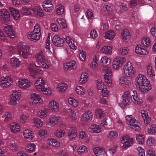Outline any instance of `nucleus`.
I'll return each mask as SVG.
<instances>
[{"label":"nucleus","mask_w":156,"mask_h":156,"mask_svg":"<svg viewBox=\"0 0 156 156\" xmlns=\"http://www.w3.org/2000/svg\"><path fill=\"white\" fill-rule=\"evenodd\" d=\"M21 96L20 93L17 91H13L12 95L10 96V104L16 106L17 105V101H18L20 99Z\"/></svg>","instance_id":"9"},{"label":"nucleus","mask_w":156,"mask_h":156,"mask_svg":"<svg viewBox=\"0 0 156 156\" xmlns=\"http://www.w3.org/2000/svg\"><path fill=\"white\" fill-rule=\"evenodd\" d=\"M119 84L122 86L124 84L130 86L131 84L130 81L127 79L124 76H122L119 79Z\"/></svg>","instance_id":"40"},{"label":"nucleus","mask_w":156,"mask_h":156,"mask_svg":"<svg viewBox=\"0 0 156 156\" xmlns=\"http://www.w3.org/2000/svg\"><path fill=\"white\" fill-rule=\"evenodd\" d=\"M97 62V57L96 55H95L94 56L93 61L91 65V66L93 68L95 69L98 67V64Z\"/></svg>","instance_id":"56"},{"label":"nucleus","mask_w":156,"mask_h":156,"mask_svg":"<svg viewBox=\"0 0 156 156\" xmlns=\"http://www.w3.org/2000/svg\"><path fill=\"white\" fill-rule=\"evenodd\" d=\"M135 52L137 54L140 55H144L148 53L147 50L142 48L140 45H137L135 48Z\"/></svg>","instance_id":"28"},{"label":"nucleus","mask_w":156,"mask_h":156,"mask_svg":"<svg viewBox=\"0 0 156 156\" xmlns=\"http://www.w3.org/2000/svg\"><path fill=\"white\" fill-rule=\"evenodd\" d=\"M1 19L3 23L11 22L10 16L9 12L6 10H1L0 12Z\"/></svg>","instance_id":"16"},{"label":"nucleus","mask_w":156,"mask_h":156,"mask_svg":"<svg viewBox=\"0 0 156 156\" xmlns=\"http://www.w3.org/2000/svg\"><path fill=\"white\" fill-rule=\"evenodd\" d=\"M65 132L63 130H57L55 132V135L57 137L62 138L64 136Z\"/></svg>","instance_id":"54"},{"label":"nucleus","mask_w":156,"mask_h":156,"mask_svg":"<svg viewBox=\"0 0 156 156\" xmlns=\"http://www.w3.org/2000/svg\"><path fill=\"white\" fill-rule=\"evenodd\" d=\"M35 58L38 62L43 63L46 62L45 57L44 55V53L43 51H41L37 54L35 55Z\"/></svg>","instance_id":"25"},{"label":"nucleus","mask_w":156,"mask_h":156,"mask_svg":"<svg viewBox=\"0 0 156 156\" xmlns=\"http://www.w3.org/2000/svg\"><path fill=\"white\" fill-rule=\"evenodd\" d=\"M12 15L15 20L18 19L20 16V13L19 10H11Z\"/></svg>","instance_id":"53"},{"label":"nucleus","mask_w":156,"mask_h":156,"mask_svg":"<svg viewBox=\"0 0 156 156\" xmlns=\"http://www.w3.org/2000/svg\"><path fill=\"white\" fill-rule=\"evenodd\" d=\"M65 39L66 42L71 48L73 50H76L77 49L76 46L74 44L73 41L69 36H66L65 38Z\"/></svg>","instance_id":"32"},{"label":"nucleus","mask_w":156,"mask_h":156,"mask_svg":"<svg viewBox=\"0 0 156 156\" xmlns=\"http://www.w3.org/2000/svg\"><path fill=\"white\" fill-rule=\"evenodd\" d=\"M48 106L50 109L53 112H57L59 109L58 104L54 100H53L50 101Z\"/></svg>","instance_id":"20"},{"label":"nucleus","mask_w":156,"mask_h":156,"mask_svg":"<svg viewBox=\"0 0 156 156\" xmlns=\"http://www.w3.org/2000/svg\"><path fill=\"white\" fill-rule=\"evenodd\" d=\"M11 64L13 66H18L21 65V62L17 58L13 57L11 59Z\"/></svg>","instance_id":"43"},{"label":"nucleus","mask_w":156,"mask_h":156,"mask_svg":"<svg viewBox=\"0 0 156 156\" xmlns=\"http://www.w3.org/2000/svg\"><path fill=\"white\" fill-rule=\"evenodd\" d=\"M96 116L99 118H101L105 116V114L104 113L102 109H97L95 112Z\"/></svg>","instance_id":"50"},{"label":"nucleus","mask_w":156,"mask_h":156,"mask_svg":"<svg viewBox=\"0 0 156 156\" xmlns=\"http://www.w3.org/2000/svg\"><path fill=\"white\" fill-rule=\"evenodd\" d=\"M135 85L142 92H148L151 89V84L146 76L142 74H139L135 80Z\"/></svg>","instance_id":"1"},{"label":"nucleus","mask_w":156,"mask_h":156,"mask_svg":"<svg viewBox=\"0 0 156 156\" xmlns=\"http://www.w3.org/2000/svg\"><path fill=\"white\" fill-rule=\"evenodd\" d=\"M77 134V131L76 128L75 127H71L68 130V136L70 140L74 139L76 137Z\"/></svg>","instance_id":"19"},{"label":"nucleus","mask_w":156,"mask_h":156,"mask_svg":"<svg viewBox=\"0 0 156 156\" xmlns=\"http://www.w3.org/2000/svg\"><path fill=\"white\" fill-rule=\"evenodd\" d=\"M121 143L122 147L126 149L130 147L133 144V140L132 138L128 135H125L121 138Z\"/></svg>","instance_id":"8"},{"label":"nucleus","mask_w":156,"mask_h":156,"mask_svg":"<svg viewBox=\"0 0 156 156\" xmlns=\"http://www.w3.org/2000/svg\"><path fill=\"white\" fill-rule=\"evenodd\" d=\"M147 73L148 75L152 80L155 79V72L153 70L152 67L151 65H148L147 67Z\"/></svg>","instance_id":"30"},{"label":"nucleus","mask_w":156,"mask_h":156,"mask_svg":"<svg viewBox=\"0 0 156 156\" xmlns=\"http://www.w3.org/2000/svg\"><path fill=\"white\" fill-rule=\"evenodd\" d=\"M45 83L44 80L41 78L37 79L34 83L36 90L39 91H41L45 89Z\"/></svg>","instance_id":"12"},{"label":"nucleus","mask_w":156,"mask_h":156,"mask_svg":"<svg viewBox=\"0 0 156 156\" xmlns=\"http://www.w3.org/2000/svg\"><path fill=\"white\" fill-rule=\"evenodd\" d=\"M76 91L77 93L79 95H83L85 94V90L82 87L78 86L76 88Z\"/></svg>","instance_id":"46"},{"label":"nucleus","mask_w":156,"mask_h":156,"mask_svg":"<svg viewBox=\"0 0 156 156\" xmlns=\"http://www.w3.org/2000/svg\"><path fill=\"white\" fill-rule=\"evenodd\" d=\"M34 122L36 124V126L37 127H41L43 125V122L37 118L34 119Z\"/></svg>","instance_id":"60"},{"label":"nucleus","mask_w":156,"mask_h":156,"mask_svg":"<svg viewBox=\"0 0 156 156\" xmlns=\"http://www.w3.org/2000/svg\"><path fill=\"white\" fill-rule=\"evenodd\" d=\"M93 116L92 112L90 110H87L82 114L81 120L84 122H88L92 120Z\"/></svg>","instance_id":"14"},{"label":"nucleus","mask_w":156,"mask_h":156,"mask_svg":"<svg viewBox=\"0 0 156 156\" xmlns=\"http://www.w3.org/2000/svg\"><path fill=\"white\" fill-rule=\"evenodd\" d=\"M124 73L127 77L131 78L135 75L136 70L130 62H128L123 67Z\"/></svg>","instance_id":"3"},{"label":"nucleus","mask_w":156,"mask_h":156,"mask_svg":"<svg viewBox=\"0 0 156 156\" xmlns=\"http://www.w3.org/2000/svg\"><path fill=\"white\" fill-rule=\"evenodd\" d=\"M112 76L104 75V79L105 83L109 86L112 85Z\"/></svg>","instance_id":"55"},{"label":"nucleus","mask_w":156,"mask_h":156,"mask_svg":"<svg viewBox=\"0 0 156 156\" xmlns=\"http://www.w3.org/2000/svg\"><path fill=\"white\" fill-rule=\"evenodd\" d=\"M17 50L18 54L25 58H27L28 56L31 54L30 47L21 43L18 44Z\"/></svg>","instance_id":"2"},{"label":"nucleus","mask_w":156,"mask_h":156,"mask_svg":"<svg viewBox=\"0 0 156 156\" xmlns=\"http://www.w3.org/2000/svg\"><path fill=\"white\" fill-rule=\"evenodd\" d=\"M115 36V33L112 31H110L107 32L105 35V39H108L109 40L112 39Z\"/></svg>","instance_id":"47"},{"label":"nucleus","mask_w":156,"mask_h":156,"mask_svg":"<svg viewBox=\"0 0 156 156\" xmlns=\"http://www.w3.org/2000/svg\"><path fill=\"white\" fill-rule=\"evenodd\" d=\"M133 94L132 95V100L135 104L139 105L141 104L143 102V101L138 97L137 91H136L133 90Z\"/></svg>","instance_id":"29"},{"label":"nucleus","mask_w":156,"mask_h":156,"mask_svg":"<svg viewBox=\"0 0 156 156\" xmlns=\"http://www.w3.org/2000/svg\"><path fill=\"white\" fill-rule=\"evenodd\" d=\"M155 139L152 137L148 138L146 141L147 144V146H151L155 143Z\"/></svg>","instance_id":"59"},{"label":"nucleus","mask_w":156,"mask_h":156,"mask_svg":"<svg viewBox=\"0 0 156 156\" xmlns=\"http://www.w3.org/2000/svg\"><path fill=\"white\" fill-rule=\"evenodd\" d=\"M93 152L97 156H101L105 154V151L103 148L96 147L93 149Z\"/></svg>","instance_id":"36"},{"label":"nucleus","mask_w":156,"mask_h":156,"mask_svg":"<svg viewBox=\"0 0 156 156\" xmlns=\"http://www.w3.org/2000/svg\"><path fill=\"white\" fill-rule=\"evenodd\" d=\"M57 21L59 24L62 28L64 29H66V25L64 19L62 18H59L58 20Z\"/></svg>","instance_id":"49"},{"label":"nucleus","mask_w":156,"mask_h":156,"mask_svg":"<svg viewBox=\"0 0 156 156\" xmlns=\"http://www.w3.org/2000/svg\"><path fill=\"white\" fill-rule=\"evenodd\" d=\"M40 95L36 93L32 94L30 98V104L33 107L39 105L42 102Z\"/></svg>","instance_id":"5"},{"label":"nucleus","mask_w":156,"mask_h":156,"mask_svg":"<svg viewBox=\"0 0 156 156\" xmlns=\"http://www.w3.org/2000/svg\"><path fill=\"white\" fill-rule=\"evenodd\" d=\"M17 84L20 87L23 89L29 88L31 85V82L28 79H26L19 80Z\"/></svg>","instance_id":"10"},{"label":"nucleus","mask_w":156,"mask_h":156,"mask_svg":"<svg viewBox=\"0 0 156 156\" xmlns=\"http://www.w3.org/2000/svg\"><path fill=\"white\" fill-rule=\"evenodd\" d=\"M68 101L69 104L73 107H77L79 105V102L73 98H69Z\"/></svg>","instance_id":"45"},{"label":"nucleus","mask_w":156,"mask_h":156,"mask_svg":"<svg viewBox=\"0 0 156 156\" xmlns=\"http://www.w3.org/2000/svg\"><path fill=\"white\" fill-rule=\"evenodd\" d=\"M121 37L122 39L125 42L128 41L130 38V35L129 30L125 29L122 32Z\"/></svg>","instance_id":"24"},{"label":"nucleus","mask_w":156,"mask_h":156,"mask_svg":"<svg viewBox=\"0 0 156 156\" xmlns=\"http://www.w3.org/2000/svg\"><path fill=\"white\" fill-rule=\"evenodd\" d=\"M66 112L72 120H76L77 117L75 111L73 110L71 108H69L66 110Z\"/></svg>","instance_id":"39"},{"label":"nucleus","mask_w":156,"mask_h":156,"mask_svg":"<svg viewBox=\"0 0 156 156\" xmlns=\"http://www.w3.org/2000/svg\"><path fill=\"white\" fill-rule=\"evenodd\" d=\"M105 75L112 76V72L111 69L109 67H106L103 69Z\"/></svg>","instance_id":"57"},{"label":"nucleus","mask_w":156,"mask_h":156,"mask_svg":"<svg viewBox=\"0 0 156 156\" xmlns=\"http://www.w3.org/2000/svg\"><path fill=\"white\" fill-rule=\"evenodd\" d=\"M79 57L82 61H84L86 58V54L83 50H81L79 55Z\"/></svg>","instance_id":"64"},{"label":"nucleus","mask_w":156,"mask_h":156,"mask_svg":"<svg viewBox=\"0 0 156 156\" xmlns=\"http://www.w3.org/2000/svg\"><path fill=\"white\" fill-rule=\"evenodd\" d=\"M28 69L31 75L33 77H34L37 73L41 74L43 73L40 67L36 66L33 63L30 64Z\"/></svg>","instance_id":"7"},{"label":"nucleus","mask_w":156,"mask_h":156,"mask_svg":"<svg viewBox=\"0 0 156 156\" xmlns=\"http://www.w3.org/2000/svg\"><path fill=\"white\" fill-rule=\"evenodd\" d=\"M20 126L17 124L14 123L12 124L10 126V129L12 132L15 133L20 131Z\"/></svg>","instance_id":"41"},{"label":"nucleus","mask_w":156,"mask_h":156,"mask_svg":"<svg viewBox=\"0 0 156 156\" xmlns=\"http://www.w3.org/2000/svg\"><path fill=\"white\" fill-rule=\"evenodd\" d=\"M52 43L55 46L62 47L64 44V40L58 35L54 36L52 39Z\"/></svg>","instance_id":"17"},{"label":"nucleus","mask_w":156,"mask_h":156,"mask_svg":"<svg viewBox=\"0 0 156 156\" xmlns=\"http://www.w3.org/2000/svg\"><path fill=\"white\" fill-rule=\"evenodd\" d=\"M89 132L92 133H99L101 130V129L99 125L94 124L91 125L88 128Z\"/></svg>","instance_id":"23"},{"label":"nucleus","mask_w":156,"mask_h":156,"mask_svg":"<svg viewBox=\"0 0 156 156\" xmlns=\"http://www.w3.org/2000/svg\"><path fill=\"white\" fill-rule=\"evenodd\" d=\"M76 67V63L75 61H72L64 64V69L67 71L69 69H75Z\"/></svg>","instance_id":"22"},{"label":"nucleus","mask_w":156,"mask_h":156,"mask_svg":"<svg viewBox=\"0 0 156 156\" xmlns=\"http://www.w3.org/2000/svg\"><path fill=\"white\" fill-rule=\"evenodd\" d=\"M117 134L116 132L113 131H110L108 134V137L111 140L116 138L117 136Z\"/></svg>","instance_id":"61"},{"label":"nucleus","mask_w":156,"mask_h":156,"mask_svg":"<svg viewBox=\"0 0 156 156\" xmlns=\"http://www.w3.org/2000/svg\"><path fill=\"white\" fill-rule=\"evenodd\" d=\"M42 6L44 10H53L54 6L49 0H46L43 2Z\"/></svg>","instance_id":"27"},{"label":"nucleus","mask_w":156,"mask_h":156,"mask_svg":"<svg viewBox=\"0 0 156 156\" xmlns=\"http://www.w3.org/2000/svg\"><path fill=\"white\" fill-rule=\"evenodd\" d=\"M126 119L127 124L130 128L136 131H139L140 130V127L137 124L136 119L132 115H127Z\"/></svg>","instance_id":"4"},{"label":"nucleus","mask_w":156,"mask_h":156,"mask_svg":"<svg viewBox=\"0 0 156 156\" xmlns=\"http://www.w3.org/2000/svg\"><path fill=\"white\" fill-rule=\"evenodd\" d=\"M12 28L13 26L9 24H7L4 28V31L8 36L11 38H14L16 36L15 32Z\"/></svg>","instance_id":"15"},{"label":"nucleus","mask_w":156,"mask_h":156,"mask_svg":"<svg viewBox=\"0 0 156 156\" xmlns=\"http://www.w3.org/2000/svg\"><path fill=\"white\" fill-rule=\"evenodd\" d=\"M112 51V48L111 46L104 47L102 48L101 51L107 55H109L111 53Z\"/></svg>","instance_id":"42"},{"label":"nucleus","mask_w":156,"mask_h":156,"mask_svg":"<svg viewBox=\"0 0 156 156\" xmlns=\"http://www.w3.org/2000/svg\"><path fill=\"white\" fill-rule=\"evenodd\" d=\"M12 83L11 78L7 76L0 77V85L4 88H5L10 86Z\"/></svg>","instance_id":"6"},{"label":"nucleus","mask_w":156,"mask_h":156,"mask_svg":"<svg viewBox=\"0 0 156 156\" xmlns=\"http://www.w3.org/2000/svg\"><path fill=\"white\" fill-rule=\"evenodd\" d=\"M61 120V118L58 116H55L51 117L46 122L47 125L51 126H54Z\"/></svg>","instance_id":"18"},{"label":"nucleus","mask_w":156,"mask_h":156,"mask_svg":"<svg viewBox=\"0 0 156 156\" xmlns=\"http://www.w3.org/2000/svg\"><path fill=\"white\" fill-rule=\"evenodd\" d=\"M79 138L86 143H88L89 142L90 138L85 132L81 131L80 133Z\"/></svg>","instance_id":"37"},{"label":"nucleus","mask_w":156,"mask_h":156,"mask_svg":"<svg viewBox=\"0 0 156 156\" xmlns=\"http://www.w3.org/2000/svg\"><path fill=\"white\" fill-rule=\"evenodd\" d=\"M33 32L36 33V34H38L41 35V29L37 24H36L34 27V28Z\"/></svg>","instance_id":"63"},{"label":"nucleus","mask_w":156,"mask_h":156,"mask_svg":"<svg viewBox=\"0 0 156 156\" xmlns=\"http://www.w3.org/2000/svg\"><path fill=\"white\" fill-rule=\"evenodd\" d=\"M130 94L129 91L126 92L122 96L123 99L122 101L120 103V107L123 108L125 106L127 105L129 102L130 99Z\"/></svg>","instance_id":"13"},{"label":"nucleus","mask_w":156,"mask_h":156,"mask_svg":"<svg viewBox=\"0 0 156 156\" xmlns=\"http://www.w3.org/2000/svg\"><path fill=\"white\" fill-rule=\"evenodd\" d=\"M47 143L49 146H51L56 147H59L60 144L59 141L53 138H50L48 139L47 141Z\"/></svg>","instance_id":"26"},{"label":"nucleus","mask_w":156,"mask_h":156,"mask_svg":"<svg viewBox=\"0 0 156 156\" xmlns=\"http://www.w3.org/2000/svg\"><path fill=\"white\" fill-rule=\"evenodd\" d=\"M148 131L149 133L154 134L156 133V126L155 125H152L150 128H148Z\"/></svg>","instance_id":"58"},{"label":"nucleus","mask_w":156,"mask_h":156,"mask_svg":"<svg viewBox=\"0 0 156 156\" xmlns=\"http://www.w3.org/2000/svg\"><path fill=\"white\" fill-rule=\"evenodd\" d=\"M49 115V110L44 109L39 111L37 113V115L40 118L46 117Z\"/></svg>","instance_id":"34"},{"label":"nucleus","mask_w":156,"mask_h":156,"mask_svg":"<svg viewBox=\"0 0 156 156\" xmlns=\"http://www.w3.org/2000/svg\"><path fill=\"white\" fill-rule=\"evenodd\" d=\"M67 87V85L65 83H60L57 86L56 89L60 93L64 92Z\"/></svg>","instance_id":"31"},{"label":"nucleus","mask_w":156,"mask_h":156,"mask_svg":"<svg viewBox=\"0 0 156 156\" xmlns=\"http://www.w3.org/2000/svg\"><path fill=\"white\" fill-rule=\"evenodd\" d=\"M40 35L34 34V32H29L28 33L27 36L28 38L31 41H36L40 38Z\"/></svg>","instance_id":"21"},{"label":"nucleus","mask_w":156,"mask_h":156,"mask_svg":"<svg viewBox=\"0 0 156 156\" xmlns=\"http://www.w3.org/2000/svg\"><path fill=\"white\" fill-rule=\"evenodd\" d=\"M101 62L102 65H108L110 62L109 58L108 57L104 56L102 57L101 60Z\"/></svg>","instance_id":"48"},{"label":"nucleus","mask_w":156,"mask_h":156,"mask_svg":"<svg viewBox=\"0 0 156 156\" xmlns=\"http://www.w3.org/2000/svg\"><path fill=\"white\" fill-rule=\"evenodd\" d=\"M88 79V76L87 74L86 73L83 72L81 74L80 78L79 79V83L81 84L85 83Z\"/></svg>","instance_id":"35"},{"label":"nucleus","mask_w":156,"mask_h":156,"mask_svg":"<svg viewBox=\"0 0 156 156\" xmlns=\"http://www.w3.org/2000/svg\"><path fill=\"white\" fill-rule=\"evenodd\" d=\"M87 152V148L84 146H80L77 151L78 153L80 155H81L84 153H86Z\"/></svg>","instance_id":"51"},{"label":"nucleus","mask_w":156,"mask_h":156,"mask_svg":"<svg viewBox=\"0 0 156 156\" xmlns=\"http://www.w3.org/2000/svg\"><path fill=\"white\" fill-rule=\"evenodd\" d=\"M126 60V58L123 57H117L115 58L113 62V67L115 69H117L120 66L123 64Z\"/></svg>","instance_id":"11"},{"label":"nucleus","mask_w":156,"mask_h":156,"mask_svg":"<svg viewBox=\"0 0 156 156\" xmlns=\"http://www.w3.org/2000/svg\"><path fill=\"white\" fill-rule=\"evenodd\" d=\"M36 146L34 144H28L26 147V151L29 153L34 152L35 150Z\"/></svg>","instance_id":"38"},{"label":"nucleus","mask_w":156,"mask_h":156,"mask_svg":"<svg viewBox=\"0 0 156 156\" xmlns=\"http://www.w3.org/2000/svg\"><path fill=\"white\" fill-rule=\"evenodd\" d=\"M137 142L140 144H143L144 142V136L143 135L137 134L136 136Z\"/></svg>","instance_id":"44"},{"label":"nucleus","mask_w":156,"mask_h":156,"mask_svg":"<svg viewBox=\"0 0 156 156\" xmlns=\"http://www.w3.org/2000/svg\"><path fill=\"white\" fill-rule=\"evenodd\" d=\"M142 44L145 46L149 47L151 44V41L149 38H144L142 41Z\"/></svg>","instance_id":"52"},{"label":"nucleus","mask_w":156,"mask_h":156,"mask_svg":"<svg viewBox=\"0 0 156 156\" xmlns=\"http://www.w3.org/2000/svg\"><path fill=\"white\" fill-rule=\"evenodd\" d=\"M97 85L98 88L99 90H102L105 87L104 83L100 80H97Z\"/></svg>","instance_id":"62"},{"label":"nucleus","mask_w":156,"mask_h":156,"mask_svg":"<svg viewBox=\"0 0 156 156\" xmlns=\"http://www.w3.org/2000/svg\"><path fill=\"white\" fill-rule=\"evenodd\" d=\"M23 135L25 138L29 140H32L34 137L32 132L28 129L24 131Z\"/></svg>","instance_id":"33"}]
</instances>
